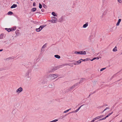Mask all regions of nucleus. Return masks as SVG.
I'll return each instance as SVG.
<instances>
[{
  "label": "nucleus",
  "mask_w": 122,
  "mask_h": 122,
  "mask_svg": "<svg viewBox=\"0 0 122 122\" xmlns=\"http://www.w3.org/2000/svg\"><path fill=\"white\" fill-rule=\"evenodd\" d=\"M33 65L31 66L30 68L28 70L25 75V77L27 80H30L31 78V72L33 68Z\"/></svg>",
  "instance_id": "f257e3e1"
},
{
  "label": "nucleus",
  "mask_w": 122,
  "mask_h": 122,
  "mask_svg": "<svg viewBox=\"0 0 122 122\" xmlns=\"http://www.w3.org/2000/svg\"><path fill=\"white\" fill-rule=\"evenodd\" d=\"M85 79L84 78H82L80 80L79 83H78L74 85V86H72L69 89V91H71L72 89L76 87H77L78 85L79 84H80L81 83H82L83 81H84Z\"/></svg>",
  "instance_id": "f03ea898"
},
{
  "label": "nucleus",
  "mask_w": 122,
  "mask_h": 122,
  "mask_svg": "<svg viewBox=\"0 0 122 122\" xmlns=\"http://www.w3.org/2000/svg\"><path fill=\"white\" fill-rule=\"evenodd\" d=\"M57 20V19L56 18L53 17H52V20L50 21L52 23H55L56 22Z\"/></svg>",
  "instance_id": "7ed1b4c3"
},
{
  "label": "nucleus",
  "mask_w": 122,
  "mask_h": 122,
  "mask_svg": "<svg viewBox=\"0 0 122 122\" xmlns=\"http://www.w3.org/2000/svg\"><path fill=\"white\" fill-rule=\"evenodd\" d=\"M23 91V88L21 87H20L17 90L16 92L17 93H19L22 91Z\"/></svg>",
  "instance_id": "20e7f679"
},
{
  "label": "nucleus",
  "mask_w": 122,
  "mask_h": 122,
  "mask_svg": "<svg viewBox=\"0 0 122 122\" xmlns=\"http://www.w3.org/2000/svg\"><path fill=\"white\" fill-rule=\"evenodd\" d=\"M49 76L50 77H52L54 79L57 77L58 76L55 74H51L49 75Z\"/></svg>",
  "instance_id": "39448f33"
},
{
  "label": "nucleus",
  "mask_w": 122,
  "mask_h": 122,
  "mask_svg": "<svg viewBox=\"0 0 122 122\" xmlns=\"http://www.w3.org/2000/svg\"><path fill=\"white\" fill-rule=\"evenodd\" d=\"M83 106V105H82L80 106V107H78V108L75 111H72V112H69L68 113V114H69L70 113H72L74 112H77L79 111V110L80 109V108H81V107H82Z\"/></svg>",
  "instance_id": "423d86ee"
},
{
  "label": "nucleus",
  "mask_w": 122,
  "mask_h": 122,
  "mask_svg": "<svg viewBox=\"0 0 122 122\" xmlns=\"http://www.w3.org/2000/svg\"><path fill=\"white\" fill-rule=\"evenodd\" d=\"M46 45L47 44L46 43L42 46L41 49V52L42 51L44 52L45 51V50L43 48H45L46 47Z\"/></svg>",
  "instance_id": "0eeeda50"
},
{
  "label": "nucleus",
  "mask_w": 122,
  "mask_h": 122,
  "mask_svg": "<svg viewBox=\"0 0 122 122\" xmlns=\"http://www.w3.org/2000/svg\"><path fill=\"white\" fill-rule=\"evenodd\" d=\"M81 55H86V52L84 51H80Z\"/></svg>",
  "instance_id": "6e6552de"
},
{
  "label": "nucleus",
  "mask_w": 122,
  "mask_h": 122,
  "mask_svg": "<svg viewBox=\"0 0 122 122\" xmlns=\"http://www.w3.org/2000/svg\"><path fill=\"white\" fill-rule=\"evenodd\" d=\"M46 25H42L40 26L39 27L41 30L44 28L46 27Z\"/></svg>",
  "instance_id": "1a4fd4ad"
},
{
  "label": "nucleus",
  "mask_w": 122,
  "mask_h": 122,
  "mask_svg": "<svg viewBox=\"0 0 122 122\" xmlns=\"http://www.w3.org/2000/svg\"><path fill=\"white\" fill-rule=\"evenodd\" d=\"M63 20V19L62 17H61L58 20V21L59 22H61Z\"/></svg>",
  "instance_id": "9d476101"
},
{
  "label": "nucleus",
  "mask_w": 122,
  "mask_h": 122,
  "mask_svg": "<svg viewBox=\"0 0 122 122\" xmlns=\"http://www.w3.org/2000/svg\"><path fill=\"white\" fill-rule=\"evenodd\" d=\"M121 19H119L118 20V21L116 24V25L117 26H118L119 25L120 23L121 22Z\"/></svg>",
  "instance_id": "9b49d317"
},
{
  "label": "nucleus",
  "mask_w": 122,
  "mask_h": 122,
  "mask_svg": "<svg viewBox=\"0 0 122 122\" xmlns=\"http://www.w3.org/2000/svg\"><path fill=\"white\" fill-rule=\"evenodd\" d=\"M88 23L86 22L85 24L83 25V27L84 28H86L88 26Z\"/></svg>",
  "instance_id": "f8f14e48"
},
{
  "label": "nucleus",
  "mask_w": 122,
  "mask_h": 122,
  "mask_svg": "<svg viewBox=\"0 0 122 122\" xmlns=\"http://www.w3.org/2000/svg\"><path fill=\"white\" fill-rule=\"evenodd\" d=\"M17 6V5L16 4H14L10 7L11 8H15Z\"/></svg>",
  "instance_id": "ddd939ff"
},
{
  "label": "nucleus",
  "mask_w": 122,
  "mask_h": 122,
  "mask_svg": "<svg viewBox=\"0 0 122 122\" xmlns=\"http://www.w3.org/2000/svg\"><path fill=\"white\" fill-rule=\"evenodd\" d=\"M54 56L55 58L58 59L60 58L61 57L60 56L58 55H55Z\"/></svg>",
  "instance_id": "4468645a"
},
{
  "label": "nucleus",
  "mask_w": 122,
  "mask_h": 122,
  "mask_svg": "<svg viewBox=\"0 0 122 122\" xmlns=\"http://www.w3.org/2000/svg\"><path fill=\"white\" fill-rule=\"evenodd\" d=\"M54 85L53 84H49L48 86L50 88H52L54 87Z\"/></svg>",
  "instance_id": "2eb2a0df"
},
{
  "label": "nucleus",
  "mask_w": 122,
  "mask_h": 122,
  "mask_svg": "<svg viewBox=\"0 0 122 122\" xmlns=\"http://www.w3.org/2000/svg\"><path fill=\"white\" fill-rule=\"evenodd\" d=\"M99 117H95L94 118L93 120H92L93 122H94L96 120L98 119H99Z\"/></svg>",
  "instance_id": "dca6fc26"
},
{
  "label": "nucleus",
  "mask_w": 122,
  "mask_h": 122,
  "mask_svg": "<svg viewBox=\"0 0 122 122\" xmlns=\"http://www.w3.org/2000/svg\"><path fill=\"white\" fill-rule=\"evenodd\" d=\"M117 51V47L116 46H115V47L113 48L112 50L113 52H116Z\"/></svg>",
  "instance_id": "f3484780"
},
{
  "label": "nucleus",
  "mask_w": 122,
  "mask_h": 122,
  "mask_svg": "<svg viewBox=\"0 0 122 122\" xmlns=\"http://www.w3.org/2000/svg\"><path fill=\"white\" fill-rule=\"evenodd\" d=\"M36 31L37 32H40V31L41 30L40 29V28L39 27L38 28H36Z\"/></svg>",
  "instance_id": "a211bd4d"
},
{
  "label": "nucleus",
  "mask_w": 122,
  "mask_h": 122,
  "mask_svg": "<svg viewBox=\"0 0 122 122\" xmlns=\"http://www.w3.org/2000/svg\"><path fill=\"white\" fill-rule=\"evenodd\" d=\"M118 72L116 73V74H114L111 77V79H112L114 77L116 76H117V74L118 73Z\"/></svg>",
  "instance_id": "6ab92c4d"
},
{
  "label": "nucleus",
  "mask_w": 122,
  "mask_h": 122,
  "mask_svg": "<svg viewBox=\"0 0 122 122\" xmlns=\"http://www.w3.org/2000/svg\"><path fill=\"white\" fill-rule=\"evenodd\" d=\"M16 29V28L15 27H14L10 28V30H11V31H13L15 30Z\"/></svg>",
  "instance_id": "aec40b11"
},
{
  "label": "nucleus",
  "mask_w": 122,
  "mask_h": 122,
  "mask_svg": "<svg viewBox=\"0 0 122 122\" xmlns=\"http://www.w3.org/2000/svg\"><path fill=\"white\" fill-rule=\"evenodd\" d=\"M36 10V8H34L32 9L31 10L33 12L35 11Z\"/></svg>",
  "instance_id": "412c9836"
},
{
  "label": "nucleus",
  "mask_w": 122,
  "mask_h": 122,
  "mask_svg": "<svg viewBox=\"0 0 122 122\" xmlns=\"http://www.w3.org/2000/svg\"><path fill=\"white\" fill-rule=\"evenodd\" d=\"M74 53L76 54H80V51H75L74 52Z\"/></svg>",
  "instance_id": "4be33fe9"
},
{
  "label": "nucleus",
  "mask_w": 122,
  "mask_h": 122,
  "mask_svg": "<svg viewBox=\"0 0 122 122\" xmlns=\"http://www.w3.org/2000/svg\"><path fill=\"white\" fill-rule=\"evenodd\" d=\"M87 60H88V59H87V58H86V59H84V60H83L82 59H81V62H82L83 61H87Z\"/></svg>",
  "instance_id": "5701e85b"
},
{
  "label": "nucleus",
  "mask_w": 122,
  "mask_h": 122,
  "mask_svg": "<svg viewBox=\"0 0 122 122\" xmlns=\"http://www.w3.org/2000/svg\"><path fill=\"white\" fill-rule=\"evenodd\" d=\"M4 35L3 34H1L0 36V39H2L3 38Z\"/></svg>",
  "instance_id": "b1692460"
},
{
  "label": "nucleus",
  "mask_w": 122,
  "mask_h": 122,
  "mask_svg": "<svg viewBox=\"0 0 122 122\" xmlns=\"http://www.w3.org/2000/svg\"><path fill=\"white\" fill-rule=\"evenodd\" d=\"M52 14L54 16H57V15L54 12H53L52 13Z\"/></svg>",
  "instance_id": "393cba45"
},
{
  "label": "nucleus",
  "mask_w": 122,
  "mask_h": 122,
  "mask_svg": "<svg viewBox=\"0 0 122 122\" xmlns=\"http://www.w3.org/2000/svg\"><path fill=\"white\" fill-rule=\"evenodd\" d=\"M5 29L7 31H8V32H10L11 31V30H10V28L8 29V28H5Z\"/></svg>",
  "instance_id": "a878e982"
},
{
  "label": "nucleus",
  "mask_w": 122,
  "mask_h": 122,
  "mask_svg": "<svg viewBox=\"0 0 122 122\" xmlns=\"http://www.w3.org/2000/svg\"><path fill=\"white\" fill-rule=\"evenodd\" d=\"M13 13L11 11H9L8 12L7 14L8 15H11L13 14Z\"/></svg>",
  "instance_id": "bb28decb"
},
{
  "label": "nucleus",
  "mask_w": 122,
  "mask_h": 122,
  "mask_svg": "<svg viewBox=\"0 0 122 122\" xmlns=\"http://www.w3.org/2000/svg\"><path fill=\"white\" fill-rule=\"evenodd\" d=\"M113 113V112H112V113H109L108 114L107 116H106V117L107 118L110 115H111V114H112Z\"/></svg>",
  "instance_id": "cd10ccee"
},
{
  "label": "nucleus",
  "mask_w": 122,
  "mask_h": 122,
  "mask_svg": "<svg viewBox=\"0 0 122 122\" xmlns=\"http://www.w3.org/2000/svg\"><path fill=\"white\" fill-rule=\"evenodd\" d=\"M43 7H44V8H47V6L45 4H43Z\"/></svg>",
  "instance_id": "c85d7f7f"
},
{
  "label": "nucleus",
  "mask_w": 122,
  "mask_h": 122,
  "mask_svg": "<svg viewBox=\"0 0 122 122\" xmlns=\"http://www.w3.org/2000/svg\"><path fill=\"white\" fill-rule=\"evenodd\" d=\"M67 115V114L66 115H65V116H61V117H60L61 118V119H62L64 117Z\"/></svg>",
  "instance_id": "c756f323"
},
{
  "label": "nucleus",
  "mask_w": 122,
  "mask_h": 122,
  "mask_svg": "<svg viewBox=\"0 0 122 122\" xmlns=\"http://www.w3.org/2000/svg\"><path fill=\"white\" fill-rule=\"evenodd\" d=\"M81 62V59L77 61H76V63H80Z\"/></svg>",
  "instance_id": "7c9ffc66"
},
{
  "label": "nucleus",
  "mask_w": 122,
  "mask_h": 122,
  "mask_svg": "<svg viewBox=\"0 0 122 122\" xmlns=\"http://www.w3.org/2000/svg\"><path fill=\"white\" fill-rule=\"evenodd\" d=\"M39 7L40 9H41L42 8V5L40 3L39 4Z\"/></svg>",
  "instance_id": "2f4dec72"
},
{
  "label": "nucleus",
  "mask_w": 122,
  "mask_h": 122,
  "mask_svg": "<svg viewBox=\"0 0 122 122\" xmlns=\"http://www.w3.org/2000/svg\"><path fill=\"white\" fill-rule=\"evenodd\" d=\"M120 3H122V0H117Z\"/></svg>",
  "instance_id": "473e14b6"
},
{
  "label": "nucleus",
  "mask_w": 122,
  "mask_h": 122,
  "mask_svg": "<svg viewBox=\"0 0 122 122\" xmlns=\"http://www.w3.org/2000/svg\"><path fill=\"white\" fill-rule=\"evenodd\" d=\"M105 69H106L105 68H102L101 69L100 71H102L103 70H105Z\"/></svg>",
  "instance_id": "72a5a7b5"
},
{
  "label": "nucleus",
  "mask_w": 122,
  "mask_h": 122,
  "mask_svg": "<svg viewBox=\"0 0 122 122\" xmlns=\"http://www.w3.org/2000/svg\"><path fill=\"white\" fill-rule=\"evenodd\" d=\"M58 121V120L57 119H55L53 121H52V122H55Z\"/></svg>",
  "instance_id": "f704fd0d"
},
{
  "label": "nucleus",
  "mask_w": 122,
  "mask_h": 122,
  "mask_svg": "<svg viewBox=\"0 0 122 122\" xmlns=\"http://www.w3.org/2000/svg\"><path fill=\"white\" fill-rule=\"evenodd\" d=\"M102 120H103L102 119V118H101V119H99L97 121H96V122H98L99 121H101Z\"/></svg>",
  "instance_id": "c9c22d12"
},
{
  "label": "nucleus",
  "mask_w": 122,
  "mask_h": 122,
  "mask_svg": "<svg viewBox=\"0 0 122 122\" xmlns=\"http://www.w3.org/2000/svg\"><path fill=\"white\" fill-rule=\"evenodd\" d=\"M109 109V107H107L104 110V111H105L106 110H107V109Z\"/></svg>",
  "instance_id": "e433bc0d"
},
{
  "label": "nucleus",
  "mask_w": 122,
  "mask_h": 122,
  "mask_svg": "<svg viewBox=\"0 0 122 122\" xmlns=\"http://www.w3.org/2000/svg\"><path fill=\"white\" fill-rule=\"evenodd\" d=\"M68 112V110H66L64 112H63V113H66V112Z\"/></svg>",
  "instance_id": "4c0bfd02"
},
{
  "label": "nucleus",
  "mask_w": 122,
  "mask_h": 122,
  "mask_svg": "<svg viewBox=\"0 0 122 122\" xmlns=\"http://www.w3.org/2000/svg\"><path fill=\"white\" fill-rule=\"evenodd\" d=\"M99 59V58L98 57H95V58H93V59H97V60H98V59Z\"/></svg>",
  "instance_id": "58836bf2"
},
{
  "label": "nucleus",
  "mask_w": 122,
  "mask_h": 122,
  "mask_svg": "<svg viewBox=\"0 0 122 122\" xmlns=\"http://www.w3.org/2000/svg\"><path fill=\"white\" fill-rule=\"evenodd\" d=\"M103 115H101V116H98L99 117V118H102V117H103Z\"/></svg>",
  "instance_id": "ea45409f"
},
{
  "label": "nucleus",
  "mask_w": 122,
  "mask_h": 122,
  "mask_svg": "<svg viewBox=\"0 0 122 122\" xmlns=\"http://www.w3.org/2000/svg\"><path fill=\"white\" fill-rule=\"evenodd\" d=\"M3 70H4V69H3V68H0V71H2Z\"/></svg>",
  "instance_id": "a19ab883"
},
{
  "label": "nucleus",
  "mask_w": 122,
  "mask_h": 122,
  "mask_svg": "<svg viewBox=\"0 0 122 122\" xmlns=\"http://www.w3.org/2000/svg\"><path fill=\"white\" fill-rule=\"evenodd\" d=\"M107 117H106V116L105 117L103 118H102L103 120H105V119Z\"/></svg>",
  "instance_id": "79ce46f5"
},
{
  "label": "nucleus",
  "mask_w": 122,
  "mask_h": 122,
  "mask_svg": "<svg viewBox=\"0 0 122 122\" xmlns=\"http://www.w3.org/2000/svg\"><path fill=\"white\" fill-rule=\"evenodd\" d=\"M35 5H36V4L35 3V2H34L33 3V6H35Z\"/></svg>",
  "instance_id": "37998d69"
},
{
  "label": "nucleus",
  "mask_w": 122,
  "mask_h": 122,
  "mask_svg": "<svg viewBox=\"0 0 122 122\" xmlns=\"http://www.w3.org/2000/svg\"><path fill=\"white\" fill-rule=\"evenodd\" d=\"M44 9H41V11L42 12H44Z\"/></svg>",
  "instance_id": "c03bdc74"
},
{
  "label": "nucleus",
  "mask_w": 122,
  "mask_h": 122,
  "mask_svg": "<svg viewBox=\"0 0 122 122\" xmlns=\"http://www.w3.org/2000/svg\"><path fill=\"white\" fill-rule=\"evenodd\" d=\"M3 49H1V50H0V52L1 51H3Z\"/></svg>",
  "instance_id": "a18cd8bd"
},
{
  "label": "nucleus",
  "mask_w": 122,
  "mask_h": 122,
  "mask_svg": "<svg viewBox=\"0 0 122 122\" xmlns=\"http://www.w3.org/2000/svg\"><path fill=\"white\" fill-rule=\"evenodd\" d=\"M3 49H1V50H0V52L1 51H3Z\"/></svg>",
  "instance_id": "49530a36"
},
{
  "label": "nucleus",
  "mask_w": 122,
  "mask_h": 122,
  "mask_svg": "<svg viewBox=\"0 0 122 122\" xmlns=\"http://www.w3.org/2000/svg\"><path fill=\"white\" fill-rule=\"evenodd\" d=\"M114 106H113V107H112V108H111V109L112 110L113 109V108H114Z\"/></svg>",
  "instance_id": "de8ad7c7"
},
{
  "label": "nucleus",
  "mask_w": 122,
  "mask_h": 122,
  "mask_svg": "<svg viewBox=\"0 0 122 122\" xmlns=\"http://www.w3.org/2000/svg\"><path fill=\"white\" fill-rule=\"evenodd\" d=\"M96 92L95 91H94V92H93L92 93V94H94V93H95V92Z\"/></svg>",
  "instance_id": "09e8293b"
},
{
  "label": "nucleus",
  "mask_w": 122,
  "mask_h": 122,
  "mask_svg": "<svg viewBox=\"0 0 122 122\" xmlns=\"http://www.w3.org/2000/svg\"><path fill=\"white\" fill-rule=\"evenodd\" d=\"M94 60V59H93V58L92 60H91V61H93Z\"/></svg>",
  "instance_id": "8fccbe9b"
},
{
  "label": "nucleus",
  "mask_w": 122,
  "mask_h": 122,
  "mask_svg": "<svg viewBox=\"0 0 122 122\" xmlns=\"http://www.w3.org/2000/svg\"><path fill=\"white\" fill-rule=\"evenodd\" d=\"M94 60V59H93V58L92 60H91V61H93Z\"/></svg>",
  "instance_id": "3c124183"
},
{
  "label": "nucleus",
  "mask_w": 122,
  "mask_h": 122,
  "mask_svg": "<svg viewBox=\"0 0 122 122\" xmlns=\"http://www.w3.org/2000/svg\"><path fill=\"white\" fill-rule=\"evenodd\" d=\"M91 95V94H90V95H89V96H88V98H89L90 97V95Z\"/></svg>",
  "instance_id": "603ef678"
},
{
  "label": "nucleus",
  "mask_w": 122,
  "mask_h": 122,
  "mask_svg": "<svg viewBox=\"0 0 122 122\" xmlns=\"http://www.w3.org/2000/svg\"><path fill=\"white\" fill-rule=\"evenodd\" d=\"M71 108H70L68 110V111L70 110H71Z\"/></svg>",
  "instance_id": "864d4df0"
},
{
  "label": "nucleus",
  "mask_w": 122,
  "mask_h": 122,
  "mask_svg": "<svg viewBox=\"0 0 122 122\" xmlns=\"http://www.w3.org/2000/svg\"><path fill=\"white\" fill-rule=\"evenodd\" d=\"M74 65H76V64H77L76 63H74Z\"/></svg>",
  "instance_id": "5fc2aeb1"
},
{
  "label": "nucleus",
  "mask_w": 122,
  "mask_h": 122,
  "mask_svg": "<svg viewBox=\"0 0 122 122\" xmlns=\"http://www.w3.org/2000/svg\"><path fill=\"white\" fill-rule=\"evenodd\" d=\"M90 94H91V95H92V94H92V93H90Z\"/></svg>",
  "instance_id": "6e6d98bb"
},
{
  "label": "nucleus",
  "mask_w": 122,
  "mask_h": 122,
  "mask_svg": "<svg viewBox=\"0 0 122 122\" xmlns=\"http://www.w3.org/2000/svg\"><path fill=\"white\" fill-rule=\"evenodd\" d=\"M105 111H104V110L102 112V113H103Z\"/></svg>",
  "instance_id": "4d7b16f0"
},
{
  "label": "nucleus",
  "mask_w": 122,
  "mask_h": 122,
  "mask_svg": "<svg viewBox=\"0 0 122 122\" xmlns=\"http://www.w3.org/2000/svg\"><path fill=\"white\" fill-rule=\"evenodd\" d=\"M105 106H108V105L107 104H106V105H105Z\"/></svg>",
  "instance_id": "13d9d810"
},
{
  "label": "nucleus",
  "mask_w": 122,
  "mask_h": 122,
  "mask_svg": "<svg viewBox=\"0 0 122 122\" xmlns=\"http://www.w3.org/2000/svg\"><path fill=\"white\" fill-rule=\"evenodd\" d=\"M120 122H122V120H121V121H120Z\"/></svg>",
  "instance_id": "bf43d9fd"
},
{
  "label": "nucleus",
  "mask_w": 122,
  "mask_h": 122,
  "mask_svg": "<svg viewBox=\"0 0 122 122\" xmlns=\"http://www.w3.org/2000/svg\"><path fill=\"white\" fill-rule=\"evenodd\" d=\"M122 52H121V55H122Z\"/></svg>",
  "instance_id": "052dcab7"
}]
</instances>
